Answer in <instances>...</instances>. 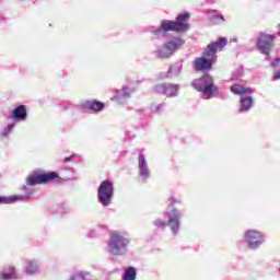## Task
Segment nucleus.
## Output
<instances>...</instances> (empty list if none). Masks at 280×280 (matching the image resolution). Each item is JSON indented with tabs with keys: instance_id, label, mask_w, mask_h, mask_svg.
Masks as SVG:
<instances>
[{
	"instance_id": "obj_1",
	"label": "nucleus",
	"mask_w": 280,
	"mask_h": 280,
	"mask_svg": "<svg viewBox=\"0 0 280 280\" xmlns=\"http://www.w3.org/2000/svg\"><path fill=\"white\" fill-rule=\"evenodd\" d=\"M189 19L191 14L189 12L179 13L175 21L163 20L161 22V28H158L153 32L154 36H161L162 32L167 34V32H176V34H185L189 32Z\"/></svg>"
},
{
	"instance_id": "obj_2",
	"label": "nucleus",
	"mask_w": 280,
	"mask_h": 280,
	"mask_svg": "<svg viewBox=\"0 0 280 280\" xmlns=\"http://www.w3.org/2000/svg\"><path fill=\"white\" fill-rule=\"evenodd\" d=\"M191 86L199 93H203L206 100H211V97L218 95V88L213 82V77L210 74H203L199 79H195L191 82Z\"/></svg>"
},
{
	"instance_id": "obj_3",
	"label": "nucleus",
	"mask_w": 280,
	"mask_h": 280,
	"mask_svg": "<svg viewBox=\"0 0 280 280\" xmlns=\"http://www.w3.org/2000/svg\"><path fill=\"white\" fill-rule=\"evenodd\" d=\"M128 244H130V240H128V237L124 236L119 232H113L108 243L109 253L116 256L124 255V250H126V246H128Z\"/></svg>"
},
{
	"instance_id": "obj_4",
	"label": "nucleus",
	"mask_w": 280,
	"mask_h": 280,
	"mask_svg": "<svg viewBox=\"0 0 280 280\" xmlns=\"http://www.w3.org/2000/svg\"><path fill=\"white\" fill-rule=\"evenodd\" d=\"M63 183L65 179L56 172L42 173L27 178V185H45L47 183Z\"/></svg>"
},
{
	"instance_id": "obj_5",
	"label": "nucleus",
	"mask_w": 280,
	"mask_h": 280,
	"mask_svg": "<svg viewBox=\"0 0 280 280\" xmlns=\"http://www.w3.org/2000/svg\"><path fill=\"white\" fill-rule=\"evenodd\" d=\"M113 183H110L109 180H103L101 183L97 196L103 207H108V205H110V200L113 199Z\"/></svg>"
},
{
	"instance_id": "obj_6",
	"label": "nucleus",
	"mask_w": 280,
	"mask_h": 280,
	"mask_svg": "<svg viewBox=\"0 0 280 280\" xmlns=\"http://www.w3.org/2000/svg\"><path fill=\"white\" fill-rule=\"evenodd\" d=\"M275 47V35L260 33L257 39V49L260 54L268 56Z\"/></svg>"
},
{
	"instance_id": "obj_7",
	"label": "nucleus",
	"mask_w": 280,
	"mask_h": 280,
	"mask_svg": "<svg viewBox=\"0 0 280 280\" xmlns=\"http://www.w3.org/2000/svg\"><path fill=\"white\" fill-rule=\"evenodd\" d=\"M215 59L213 57L207 56V51H203L202 56L196 58L192 62L195 71H211Z\"/></svg>"
},
{
	"instance_id": "obj_8",
	"label": "nucleus",
	"mask_w": 280,
	"mask_h": 280,
	"mask_svg": "<svg viewBox=\"0 0 280 280\" xmlns=\"http://www.w3.org/2000/svg\"><path fill=\"white\" fill-rule=\"evenodd\" d=\"M245 242L249 248H259L264 244V235L259 231L249 230L245 233Z\"/></svg>"
},
{
	"instance_id": "obj_9",
	"label": "nucleus",
	"mask_w": 280,
	"mask_h": 280,
	"mask_svg": "<svg viewBox=\"0 0 280 280\" xmlns=\"http://www.w3.org/2000/svg\"><path fill=\"white\" fill-rule=\"evenodd\" d=\"M154 93L166 95V97H176L178 95V85L159 84L153 88Z\"/></svg>"
},
{
	"instance_id": "obj_10",
	"label": "nucleus",
	"mask_w": 280,
	"mask_h": 280,
	"mask_svg": "<svg viewBox=\"0 0 280 280\" xmlns=\"http://www.w3.org/2000/svg\"><path fill=\"white\" fill-rule=\"evenodd\" d=\"M226 43H229V40L224 37L219 38L218 42L210 43L206 49V56H210V58L215 60V54L222 51V49L226 47Z\"/></svg>"
},
{
	"instance_id": "obj_11",
	"label": "nucleus",
	"mask_w": 280,
	"mask_h": 280,
	"mask_svg": "<svg viewBox=\"0 0 280 280\" xmlns=\"http://www.w3.org/2000/svg\"><path fill=\"white\" fill-rule=\"evenodd\" d=\"M171 209V214L168 217V226H171V230L173 233H178V229H180V212H178L176 209Z\"/></svg>"
},
{
	"instance_id": "obj_12",
	"label": "nucleus",
	"mask_w": 280,
	"mask_h": 280,
	"mask_svg": "<svg viewBox=\"0 0 280 280\" xmlns=\"http://www.w3.org/2000/svg\"><path fill=\"white\" fill-rule=\"evenodd\" d=\"M13 121H25L27 119V106L20 105L11 112Z\"/></svg>"
},
{
	"instance_id": "obj_13",
	"label": "nucleus",
	"mask_w": 280,
	"mask_h": 280,
	"mask_svg": "<svg viewBox=\"0 0 280 280\" xmlns=\"http://www.w3.org/2000/svg\"><path fill=\"white\" fill-rule=\"evenodd\" d=\"M85 110H92L93 113H102V109L105 108V104L97 100L86 101L83 104Z\"/></svg>"
},
{
	"instance_id": "obj_14",
	"label": "nucleus",
	"mask_w": 280,
	"mask_h": 280,
	"mask_svg": "<svg viewBox=\"0 0 280 280\" xmlns=\"http://www.w3.org/2000/svg\"><path fill=\"white\" fill-rule=\"evenodd\" d=\"M183 45H185V40H183L180 37H176L173 40L164 43V46L171 54L178 51V48H180Z\"/></svg>"
},
{
	"instance_id": "obj_15",
	"label": "nucleus",
	"mask_w": 280,
	"mask_h": 280,
	"mask_svg": "<svg viewBox=\"0 0 280 280\" xmlns=\"http://www.w3.org/2000/svg\"><path fill=\"white\" fill-rule=\"evenodd\" d=\"M231 91L234 93V95H250V93H253V90H250V88L238 84L232 85Z\"/></svg>"
},
{
	"instance_id": "obj_16",
	"label": "nucleus",
	"mask_w": 280,
	"mask_h": 280,
	"mask_svg": "<svg viewBox=\"0 0 280 280\" xmlns=\"http://www.w3.org/2000/svg\"><path fill=\"white\" fill-rule=\"evenodd\" d=\"M23 200V197L11 195L9 197H2L0 196V205H14V202H19Z\"/></svg>"
},
{
	"instance_id": "obj_17",
	"label": "nucleus",
	"mask_w": 280,
	"mask_h": 280,
	"mask_svg": "<svg viewBox=\"0 0 280 280\" xmlns=\"http://www.w3.org/2000/svg\"><path fill=\"white\" fill-rule=\"evenodd\" d=\"M10 279H18L16 271L12 266L8 267L7 272L0 273V280H10Z\"/></svg>"
},
{
	"instance_id": "obj_18",
	"label": "nucleus",
	"mask_w": 280,
	"mask_h": 280,
	"mask_svg": "<svg viewBox=\"0 0 280 280\" xmlns=\"http://www.w3.org/2000/svg\"><path fill=\"white\" fill-rule=\"evenodd\" d=\"M137 279V269L135 267H128L122 276V280Z\"/></svg>"
},
{
	"instance_id": "obj_19",
	"label": "nucleus",
	"mask_w": 280,
	"mask_h": 280,
	"mask_svg": "<svg viewBox=\"0 0 280 280\" xmlns=\"http://www.w3.org/2000/svg\"><path fill=\"white\" fill-rule=\"evenodd\" d=\"M155 54H156V58H161V59L170 58V56H172V52L167 50V47H165V44H163L162 47H160L155 51Z\"/></svg>"
},
{
	"instance_id": "obj_20",
	"label": "nucleus",
	"mask_w": 280,
	"mask_h": 280,
	"mask_svg": "<svg viewBox=\"0 0 280 280\" xmlns=\"http://www.w3.org/2000/svg\"><path fill=\"white\" fill-rule=\"evenodd\" d=\"M253 106V98L244 97L241 100V110H248Z\"/></svg>"
},
{
	"instance_id": "obj_21",
	"label": "nucleus",
	"mask_w": 280,
	"mask_h": 280,
	"mask_svg": "<svg viewBox=\"0 0 280 280\" xmlns=\"http://www.w3.org/2000/svg\"><path fill=\"white\" fill-rule=\"evenodd\" d=\"M38 270V265H36V262L31 261L28 264V266L25 268V272H27L28 275H34V272H36Z\"/></svg>"
},
{
	"instance_id": "obj_22",
	"label": "nucleus",
	"mask_w": 280,
	"mask_h": 280,
	"mask_svg": "<svg viewBox=\"0 0 280 280\" xmlns=\"http://www.w3.org/2000/svg\"><path fill=\"white\" fill-rule=\"evenodd\" d=\"M140 170V176L148 178L150 176V170H148V166H142Z\"/></svg>"
},
{
	"instance_id": "obj_23",
	"label": "nucleus",
	"mask_w": 280,
	"mask_h": 280,
	"mask_svg": "<svg viewBox=\"0 0 280 280\" xmlns=\"http://www.w3.org/2000/svg\"><path fill=\"white\" fill-rule=\"evenodd\" d=\"M138 165H139V168L148 166L144 155H139Z\"/></svg>"
},
{
	"instance_id": "obj_24",
	"label": "nucleus",
	"mask_w": 280,
	"mask_h": 280,
	"mask_svg": "<svg viewBox=\"0 0 280 280\" xmlns=\"http://www.w3.org/2000/svg\"><path fill=\"white\" fill-rule=\"evenodd\" d=\"M154 226H158V229H163V226H165V222H163L161 219H158L154 221Z\"/></svg>"
},
{
	"instance_id": "obj_25",
	"label": "nucleus",
	"mask_w": 280,
	"mask_h": 280,
	"mask_svg": "<svg viewBox=\"0 0 280 280\" xmlns=\"http://www.w3.org/2000/svg\"><path fill=\"white\" fill-rule=\"evenodd\" d=\"M7 130L8 132H11V130H14V125L13 124L8 125Z\"/></svg>"
},
{
	"instance_id": "obj_26",
	"label": "nucleus",
	"mask_w": 280,
	"mask_h": 280,
	"mask_svg": "<svg viewBox=\"0 0 280 280\" xmlns=\"http://www.w3.org/2000/svg\"><path fill=\"white\" fill-rule=\"evenodd\" d=\"M273 80H280V72L273 73Z\"/></svg>"
},
{
	"instance_id": "obj_27",
	"label": "nucleus",
	"mask_w": 280,
	"mask_h": 280,
	"mask_svg": "<svg viewBox=\"0 0 280 280\" xmlns=\"http://www.w3.org/2000/svg\"><path fill=\"white\" fill-rule=\"evenodd\" d=\"M161 108H162L161 105H158V106L155 107V112L159 113V110H161Z\"/></svg>"
},
{
	"instance_id": "obj_28",
	"label": "nucleus",
	"mask_w": 280,
	"mask_h": 280,
	"mask_svg": "<svg viewBox=\"0 0 280 280\" xmlns=\"http://www.w3.org/2000/svg\"><path fill=\"white\" fill-rule=\"evenodd\" d=\"M71 159H72V156H70V158H65L66 163H68V161H71Z\"/></svg>"
},
{
	"instance_id": "obj_29",
	"label": "nucleus",
	"mask_w": 280,
	"mask_h": 280,
	"mask_svg": "<svg viewBox=\"0 0 280 280\" xmlns=\"http://www.w3.org/2000/svg\"><path fill=\"white\" fill-rule=\"evenodd\" d=\"M170 202L175 203V202H178V201L176 199L172 198V199H170Z\"/></svg>"
},
{
	"instance_id": "obj_30",
	"label": "nucleus",
	"mask_w": 280,
	"mask_h": 280,
	"mask_svg": "<svg viewBox=\"0 0 280 280\" xmlns=\"http://www.w3.org/2000/svg\"><path fill=\"white\" fill-rule=\"evenodd\" d=\"M275 65H279V59H277L276 62L272 63V67H275Z\"/></svg>"
},
{
	"instance_id": "obj_31",
	"label": "nucleus",
	"mask_w": 280,
	"mask_h": 280,
	"mask_svg": "<svg viewBox=\"0 0 280 280\" xmlns=\"http://www.w3.org/2000/svg\"><path fill=\"white\" fill-rule=\"evenodd\" d=\"M3 137H8V132H4V133H3Z\"/></svg>"
}]
</instances>
